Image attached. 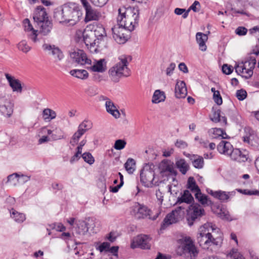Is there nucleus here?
I'll use <instances>...</instances> for the list:
<instances>
[{"label":"nucleus","instance_id":"13d9d810","mask_svg":"<svg viewBox=\"0 0 259 259\" xmlns=\"http://www.w3.org/2000/svg\"><path fill=\"white\" fill-rule=\"evenodd\" d=\"M230 254L233 259H245L237 249H233Z\"/></svg>","mask_w":259,"mask_h":259},{"label":"nucleus","instance_id":"58836bf2","mask_svg":"<svg viewBox=\"0 0 259 259\" xmlns=\"http://www.w3.org/2000/svg\"><path fill=\"white\" fill-rule=\"evenodd\" d=\"M76 233L79 235H84L88 232L87 222L83 221H78L76 222Z\"/></svg>","mask_w":259,"mask_h":259},{"label":"nucleus","instance_id":"a18cd8bd","mask_svg":"<svg viewBox=\"0 0 259 259\" xmlns=\"http://www.w3.org/2000/svg\"><path fill=\"white\" fill-rule=\"evenodd\" d=\"M140 181L142 185L147 188L158 186L160 183L157 179H152L151 181L149 179H140Z\"/></svg>","mask_w":259,"mask_h":259},{"label":"nucleus","instance_id":"774afa93","mask_svg":"<svg viewBox=\"0 0 259 259\" xmlns=\"http://www.w3.org/2000/svg\"><path fill=\"white\" fill-rule=\"evenodd\" d=\"M91 2L95 6L98 7H102L104 6L108 0H90Z\"/></svg>","mask_w":259,"mask_h":259},{"label":"nucleus","instance_id":"864d4df0","mask_svg":"<svg viewBox=\"0 0 259 259\" xmlns=\"http://www.w3.org/2000/svg\"><path fill=\"white\" fill-rule=\"evenodd\" d=\"M126 144V143L124 140L121 139L117 140L115 142L114 148L116 150H120L125 147Z\"/></svg>","mask_w":259,"mask_h":259},{"label":"nucleus","instance_id":"e2e57ef3","mask_svg":"<svg viewBox=\"0 0 259 259\" xmlns=\"http://www.w3.org/2000/svg\"><path fill=\"white\" fill-rule=\"evenodd\" d=\"M247 32V29L246 28L244 27H237L235 30V33L239 35V36H242L246 34Z\"/></svg>","mask_w":259,"mask_h":259},{"label":"nucleus","instance_id":"72a5a7b5","mask_svg":"<svg viewBox=\"0 0 259 259\" xmlns=\"http://www.w3.org/2000/svg\"><path fill=\"white\" fill-rule=\"evenodd\" d=\"M9 211L11 218L15 222L21 223L25 220L26 217L24 213L19 212L13 208L10 209Z\"/></svg>","mask_w":259,"mask_h":259},{"label":"nucleus","instance_id":"dca6fc26","mask_svg":"<svg viewBox=\"0 0 259 259\" xmlns=\"http://www.w3.org/2000/svg\"><path fill=\"white\" fill-rule=\"evenodd\" d=\"M229 156L232 160L239 162H245L248 158V152L245 150L232 149Z\"/></svg>","mask_w":259,"mask_h":259},{"label":"nucleus","instance_id":"4be33fe9","mask_svg":"<svg viewBox=\"0 0 259 259\" xmlns=\"http://www.w3.org/2000/svg\"><path fill=\"white\" fill-rule=\"evenodd\" d=\"M187 94L186 84L183 81H179L177 82L175 87V96L177 98H183Z\"/></svg>","mask_w":259,"mask_h":259},{"label":"nucleus","instance_id":"37998d69","mask_svg":"<svg viewBox=\"0 0 259 259\" xmlns=\"http://www.w3.org/2000/svg\"><path fill=\"white\" fill-rule=\"evenodd\" d=\"M218 216L222 220L228 221H231L235 220V219L232 218L229 212L225 208H221L219 210V212H218Z\"/></svg>","mask_w":259,"mask_h":259},{"label":"nucleus","instance_id":"680f3d73","mask_svg":"<svg viewBox=\"0 0 259 259\" xmlns=\"http://www.w3.org/2000/svg\"><path fill=\"white\" fill-rule=\"evenodd\" d=\"M44 130H47L48 135H52V138L54 140H60L65 138L63 135L61 134L59 136H57L56 134H53V131L51 130H47L45 128H44Z\"/></svg>","mask_w":259,"mask_h":259},{"label":"nucleus","instance_id":"423d86ee","mask_svg":"<svg viewBox=\"0 0 259 259\" xmlns=\"http://www.w3.org/2000/svg\"><path fill=\"white\" fill-rule=\"evenodd\" d=\"M151 213V210L146 206L139 203H136L131 208V213L136 219H143L148 217L149 219L155 220L157 217L152 218Z\"/></svg>","mask_w":259,"mask_h":259},{"label":"nucleus","instance_id":"5fc2aeb1","mask_svg":"<svg viewBox=\"0 0 259 259\" xmlns=\"http://www.w3.org/2000/svg\"><path fill=\"white\" fill-rule=\"evenodd\" d=\"M236 96L239 100L242 101L246 98L247 93L245 90L241 89L237 91Z\"/></svg>","mask_w":259,"mask_h":259},{"label":"nucleus","instance_id":"a19ab883","mask_svg":"<svg viewBox=\"0 0 259 259\" xmlns=\"http://www.w3.org/2000/svg\"><path fill=\"white\" fill-rule=\"evenodd\" d=\"M123 179H114L113 183L109 187V190L113 193H116L123 184Z\"/></svg>","mask_w":259,"mask_h":259},{"label":"nucleus","instance_id":"3c124183","mask_svg":"<svg viewBox=\"0 0 259 259\" xmlns=\"http://www.w3.org/2000/svg\"><path fill=\"white\" fill-rule=\"evenodd\" d=\"M92 127V123L89 120H84L78 126V128L84 131V133Z\"/></svg>","mask_w":259,"mask_h":259},{"label":"nucleus","instance_id":"7c9ffc66","mask_svg":"<svg viewBox=\"0 0 259 259\" xmlns=\"http://www.w3.org/2000/svg\"><path fill=\"white\" fill-rule=\"evenodd\" d=\"M175 164L179 171L183 175H186L190 169L189 164L183 158L177 159Z\"/></svg>","mask_w":259,"mask_h":259},{"label":"nucleus","instance_id":"f03ea898","mask_svg":"<svg viewBox=\"0 0 259 259\" xmlns=\"http://www.w3.org/2000/svg\"><path fill=\"white\" fill-rule=\"evenodd\" d=\"M118 11L117 22L118 25L124 27L130 31L134 30L139 22V10L135 8H122Z\"/></svg>","mask_w":259,"mask_h":259},{"label":"nucleus","instance_id":"a211bd4d","mask_svg":"<svg viewBox=\"0 0 259 259\" xmlns=\"http://www.w3.org/2000/svg\"><path fill=\"white\" fill-rule=\"evenodd\" d=\"M256 63V59L254 57L250 56L247 60L242 63L244 69H245V75L244 77L246 79L249 78L253 74V70Z\"/></svg>","mask_w":259,"mask_h":259},{"label":"nucleus","instance_id":"a878e982","mask_svg":"<svg viewBox=\"0 0 259 259\" xmlns=\"http://www.w3.org/2000/svg\"><path fill=\"white\" fill-rule=\"evenodd\" d=\"M6 77L9 81L10 87L12 88L13 91L14 92L21 93L22 85L20 80L9 75L8 74H6Z\"/></svg>","mask_w":259,"mask_h":259},{"label":"nucleus","instance_id":"8fccbe9b","mask_svg":"<svg viewBox=\"0 0 259 259\" xmlns=\"http://www.w3.org/2000/svg\"><path fill=\"white\" fill-rule=\"evenodd\" d=\"M188 188L195 193L200 191L199 188L196 185L194 179H188Z\"/></svg>","mask_w":259,"mask_h":259},{"label":"nucleus","instance_id":"bb28decb","mask_svg":"<svg viewBox=\"0 0 259 259\" xmlns=\"http://www.w3.org/2000/svg\"><path fill=\"white\" fill-rule=\"evenodd\" d=\"M86 222L88 231L90 230L93 233H96L99 230L100 223L96 219L89 218L87 219Z\"/></svg>","mask_w":259,"mask_h":259},{"label":"nucleus","instance_id":"7ed1b4c3","mask_svg":"<svg viewBox=\"0 0 259 259\" xmlns=\"http://www.w3.org/2000/svg\"><path fill=\"white\" fill-rule=\"evenodd\" d=\"M130 56L122 55L119 57V61L110 68L108 74L111 80L114 82H118L123 77L130 75V70L127 67L128 60H131Z\"/></svg>","mask_w":259,"mask_h":259},{"label":"nucleus","instance_id":"6e6552de","mask_svg":"<svg viewBox=\"0 0 259 259\" xmlns=\"http://www.w3.org/2000/svg\"><path fill=\"white\" fill-rule=\"evenodd\" d=\"M93 32V35L96 38L94 40V45H97L101 49L107 48V38L105 28L102 26H97Z\"/></svg>","mask_w":259,"mask_h":259},{"label":"nucleus","instance_id":"e433bc0d","mask_svg":"<svg viewBox=\"0 0 259 259\" xmlns=\"http://www.w3.org/2000/svg\"><path fill=\"white\" fill-rule=\"evenodd\" d=\"M221 113V111L220 109L214 110L211 119L214 122H221L226 125L227 124V118L225 116H222Z\"/></svg>","mask_w":259,"mask_h":259},{"label":"nucleus","instance_id":"f8f14e48","mask_svg":"<svg viewBox=\"0 0 259 259\" xmlns=\"http://www.w3.org/2000/svg\"><path fill=\"white\" fill-rule=\"evenodd\" d=\"M127 29L117 24L112 28V35L114 40L118 44H123L127 40V35L125 34Z\"/></svg>","mask_w":259,"mask_h":259},{"label":"nucleus","instance_id":"9b49d317","mask_svg":"<svg viewBox=\"0 0 259 259\" xmlns=\"http://www.w3.org/2000/svg\"><path fill=\"white\" fill-rule=\"evenodd\" d=\"M150 241L151 238L148 235L142 234L138 235L135 238L131 243V247L132 248L139 247L143 249H150L151 245L149 242Z\"/></svg>","mask_w":259,"mask_h":259},{"label":"nucleus","instance_id":"393cba45","mask_svg":"<svg viewBox=\"0 0 259 259\" xmlns=\"http://www.w3.org/2000/svg\"><path fill=\"white\" fill-rule=\"evenodd\" d=\"M186 156L191 160L193 166L198 169L203 168L204 164L203 158L198 155H191L188 154Z\"/></svg>","mask_w":259,"mask_h":259},{"label":"nucleus","instance_id":"052dcab7","mask_svg":"<svg viewBox=\"0 0 259 259\" xmlns=\"http://www.w3.org/2000/svg\"><path fill=\"white\" fill-rule=\"evenodd\" d=\"M222 69L223 72L226 74H231L233 70L232 66L228 65V64H224L222 66Z\"/></svg>","mask_w":259,"mask_h":259},{"label":"nucleus","instance_id":"338daca9","mask_svg":"<svg viewBox=\"0 0 259 259\" xmlns=\"http://www.w3.org/2000/svg\"><path fill=\"white\" fill-rule=\"evenodd\" d=\"M176 68V64L175 63H171L169 66L166 69V74L168 76H170Z\"/></svg>","mask_w":259,"mask_h":259},{"label":"nucleus","instance_id":"cd10ccee","mask_svg":"<svg viewBox=\"0 0 259 259\" xmlns=\"http://www.w3.org/2000/svg\"><path fill=\"white\" fill-rule=\"evenodd\" d=\"M105 107L108 113L111 114L114 118L120 117V114L114 104L110 100H108L105 103Z\"/></svg>","mask_w":259,"mask_h":259},{"label":"nucleus","instance_id":"39448f33","mask_svg":"<svg viewBox=\"0 0 259 259\" xmlns=\"http://www.w3.org/2000/svg\"><path fill=\"white\" fill-rule=\"evenodd\" d=\"M158 170L160 177L175 178L178 172L174 162L167 159H163L158 165Z\"/></svg>","mask_w":259,"mask_h":259},{"label":"nucleus","instance_id":"1a4fd4ad","mask_svg":"<svg viewBox=\"0 0 259 259\" xmlns=\"http://www.w3.org/2000/svg\"><path fill=\"white\" fill-rule=\"evenodd\" d=\"M71 58L73 61L80 65H91L92 62L89 59L83 50L76 49L70 53Z\"/></svg>","mask_w":259,"mask_h":259},{"label":"nucleus","instance_id":"c756f323","mask_svg":"<svg viewBox=\"0 0 259 259\" xmlns=\"http://www.w3.org/2000/svg\"><path fill=\"white\" fill-rule=\"evenodd\" d=\"M209 135L212 139H223L227 138L228 136L224 131L220 128H212L208 131Z\"/></svg>","mask_w":259,"mask_h":259},{"label":"nucleus","instance_id":"603ef678","mask_svg":"<svg viewBox=\"0 0 259 259\" xmlns=\"http://www.w3.org/2000/svg\"><path fill=\"white\" fill-rule=\"evenodd\" d=\"M82 158L88 163L90 164H93L94 161V158L92 156V155L89 152H85L81 155Z\"/></svg>","mask_w":259,"mask_h":259},{"label":"nucleus","instance_id":"6e6d98bb","mask_svg":"<svg viewBox=\"0 0 259 259\" xmlns=\"http://www.w3.org/2000/svg\"><path fill=\"white\" fill-rule=\"evenodd\" d=\"M110 244L109 243L107 242H104L101 243L98 247H97V249L99 250L101 252L105 251H108Z\"/></svg>","mask_w":259,"mask_h":259},{"label":"nucleus","instance_id":"aec40b11","mask_svg":"<svg viewBox=\"0 0 259 259\" xmlns=\"http://www.w3.org/2000/svg\"><path fill=\"white\" fill-rule=\"evenodd\" d=\"M91 65L89 68L93 72L103 73L107 69L106 61L105 59L94 60L93 65Z\"/></svg>","mask_w":259,"mask_h":259},{"label":"nucleus","instance_id":"20e7f679","mask_svg":"<svg viewBox=\"0 0 259 259\" xmlns=\"http://www.w3.org/2000/svg\"><path fill=\"white\" fill-rule=\"evenodd\" d=\"M61 15L60 23H69L70 25H75L79 20L81 13L77 5L75 3H69L64 5L61 12L55 14V17Z\"/></svg>","mask_w":259,"mask_h":259},{"label":"nucleus","instance_id":"9d476101","mask_svg":"<svg viewBox=\"0 0 259 259\" xmlns=\"http://www.w3.org/2000/svg\"><path fill=\"white\" fill-rule=\"evenodd\" d=\"M14 104L5 97L0 98V116L10 117L13 113Z\"/></svg>","mask_w":259,"mask_h":259},{"label":"nucleus","instance_id":"bf43d9fd","mask_svg":"<svg viewBox=\"0 0 259 259\" xmlns=\"http://www.w3.org/2000/svg\"><path fill=\"white\" fill-rule=\"evenodd\" d=\"M237 191L244 194L248 195H259V191L258 190H249L247 189L242 190L237 189Z\"/></svg>","mask_w":259,"mask_h":259},{"label":"nucleus","instance_id":"0eeeda50","mask_svg":"<svg viewBox=\"0 0 259 259\" xmlns=\"http://www.w3.org/2000/svg\"><path fill=\"white\" fill-rule=\"evenodd\" d=\"M205 214L202 207L198 203L190 206L187 215V221L189 226L193 225L196 221H199Z\"/></svg>","mask_w":259,"mask_h":259},{"label":"nucleus","instance_id":"ea45409f","mask_svg":"<svg viewBox=\"0 0 259 259\" xmlns=\"http://www.w3.org/2000/svg\"><path fill=\"white\" fill-rule=\"evenodd\" d=\"M42 117L45 120L50 121L56 118V113L50 108H46L43 110Z\"/></svg>","mask_w":259,"mask_h":259},{"label":"nucleus","instance_id":"69168bd1","mask_svg":"<svg viewBox=\"0 0 259 259\" xmlns=\"http://www.w3.org/2000/svg\"><path fill=\"white\" fill-rule=\"evenodd\" d=\"M235 70H236V72L238 74H242V76L243 77H244V75H245V69H244L243 65L242 63L241 64H240V65H237L235 67Z\"/></svg>","mask_w":259,"mask_h":259},{"label":"nucleus","instance_id":"473e14b6","mask_svg":"<svg viewBox=\"0 0 259 259\" xmlns=\"http://www.w3.org/2000/svg\"><path fill=\"white\" fill-rule=\"evenodd\" d=\"M196 38L197 43L199 44V49L202 51H206L207 47L205 41L208 39L207 35L201 32H197L196 35Z\"/></svg>","mask_w":259,"mask_h":259},{"label":"nucleus","instance_id":"79ce46f5","mask_svg":"<svg viewBox=\"0 0 259 259\" xmlns=\"http://www.w3.org/2000/svg\"><path fill=\"white\" fill-rule=\"evenodd\" d=\"M165 98L164 93L160 90H156L153 95L152 101L154 103H159Z\"/></svg>","mask_w":259,"mask_h":259},{"label":"nucleus","instance_id":"4d7b16f0","mask_svg":"<svg viewBox=\"0 0 259 259\" xmlns=\"http://www.w3.org/2000/svg\"><path fill=\"white\" fill-rule=\"evenodd\" d=\"M213 99L214 102L218 105H221L223 103L222 98L220 92H214L213 94Z\"/></svg>","mask_w":259,"mask_h":259},{"label":"nucleus","instance_id":"c03bdc74","mask_svg":"<svg viewBox=\"0 0 259 259\" xmlns=\"http://www.w3.org/2000/svg\"><path fill=\"white\" fill-rule=\"evenodd\" d=\"M93 36V31L87 32L84 30L82 33V36L83 41L86 45V46L90 45L91 46H93L94 45V41H93V39L91 38V36Z\"/></svg>","mask_w":259,"mask_h":259},{"label":"nucleus","instance_id":"de8ad7c7","mask_svg":"<svg viewBox=\"0 0 259 259\" xmlns=\"http://www.w3.org/2000/svg\"><path fill=\"white\" fill-rule=\"evenodd\" d=\"M200 7V4L199 2L198 1H195L190 6V7L187 10V11H186V12L183 14L182 17L184 19L187 18L191 10H192L194 12H198L199 11Z\"/></svg>","mask_w":259,"mask_h":259},{"label":"nucleus","instance_id":"4468645a","mask_svg":"<svg viewBox=\"0 0 259 259\" xmlns=\"http://www.w3.org/2000/svg\"><path fill=\"white\" fill-rule=\"evenodd\" d=\"M43 49L47 51L49 55H52L55 60V61H61L64 57L62 51L58 47L54 45H51L48 44H45L42 46Z\"/></svg>","mask_w":259,"mask_h":259},{"label":"nucleus","instance_id":"2eb2a0df","mask_svg":"<svg viewBox=\"0 0 259 259\" xmlns=\"http://www.w3.org/2000/svg\"><path fill=\"white\" fill-rule=\"evenodd\" d=\"M140 178H155V165L152 162L144 164L140 171Z\"/></svg>","mask_w":259,"mask_h":259},{"label":"nucleus","instance_id":"5701e85b","mask_svg":"<svg viewBox=\"0 0 259 259\" xmlns=\"http://www.w3.org/2000/svg\"><path fill=\"white\" fill-rule=\"evenodd\" d=\"M23 24L25 30L30 32V34H28V37L33 42H36L37 40V31L34 29L28 19H24L23 21Z\"/></svg>","mask_w":259,"mask_h":259},{"label":"nucleus","instance_id":"2f4dec72","mask_svg":"<svg viewBox=\"0 0 259 259\" xmlns=\"http://www.w3.org/2000/svg\"><path fill=\"white\" fill-rule=\"evenodd\" d=\"M39 27V32L46 35L51 32L52 28V23L49 20H46L37 24Z\"/></svg>","mask_w":259,"mask_h":259},{"label":"nucleus","instance_id":"f704fd0d","mask_svg":"<svg viewBox=\"0 0 259 259\" xmlns=\"http://www.w3.org/2000/svg\"><path fill=\"white\" fill-rule=\"evenodd\" d=\"M193 200V197L190 192L188 190H185L182 196L178 198L177 203L180 204L185 202L190 204Z\"/></svg>","mask_w":259,"mask_h":259},{"label":"nucleus","instance_id":"49530a36","mask_svg":"<svg viewBox=\"0 0 259 259\" xmlns=\"http://www.w3.org/2000/svg\"><path fill=\"white\" fill-rule=\"evenodd\" d=\"M136 163L132 158H128L124 164V167L129 174H133L135 170Z\"/></svg>","mask_w":259,"mask_h":259},{"label":"nucleus","instance_id":"4c0bfd02","mask_svg":"<svg viewBox=\"0 0 259 259\" xmlns=\"http://www.w3.org/2000/svg\"><path fill=\"white\" fill-rule=\"evenodd\" d=\"M195 196L196 199L202 205H209L211 204V201L208 199V196L202 194L201 191L195 193Z\"/></svg>","mask_w":259,"mask_h":259},{"label":"nucleus","instance_id":"c9c22d12","mask_svg":"<svg viewBox=\"0 0 259 259\" xmlns=\"http://www.w3.org/2000/svg\"><path fill=\"white\" fill-rule=\"evenodd\" d=\"M70 74L73 76L81 79H85L89 76L88 71L83 69H73L70 71Z\"/></svg>","mask_w":259,"mask_h":259},{"label":"nucleus","instance_id":"c85d7f7f","mask_svg":"<svg viewBox=\"0 0 259 259\" xmlns=\"http://www.w3.org/2000/svg\"><path fill=\"white\" fill-rule=\"evenodd\" d=\"M101 17V14L95 9L91 7L85 11V21L89 22L93 20H98Z\"/></svg>","mask_w":259,"mask_h":259},{"label":"nucleus","instance_id":"412c9836","mask_svg":"<svg viewBox=\"0 0 259 259\" xmlns=\"http://www.w3.org/2000/svg\"><path fill=\"white\" fill-rule=\"evenodd\" d=\"M207 192L214 198L220 200L221 202H226L229 199V195L232 192H226L221 190L213 191L210 189L206 190Z\"/></svg>","mask_w":259,"mask_h":259},{"label":"nucleus","instance_id":"6ab92c4d","mask_svg":"<svg viewBox=\"0 0 259 259\" xmlns=\"http://www.w3.org/2000/svg\"><path fill=\"white\" fill-rule=\"evenodd\" d=\"M34 21L37 24L49 20L46 9L42 6H38L35 10L33 16Z\"/></svg>","mask_w":259,"mask_h":259},{"label":"nucleus","instance_id":"09e8293b","mask_svg":"<svg viewBox=\"0 0 259 259\" xmlns=\"http://www.w3.org/2000/svg\"><path fill=\"white\" fill-rule=\"evenodd\" d=\"M17 47L20 51H21L25 53H27L31 49V47L28 45L27 42L25 40L21 41L18 44Z\"/></svg>","mask_w":259,"mask_h":259},{"label":"nucleus","instance_id":"ddd939ff","mask_svg":"<svg viewBox=\"0 0 259 259\" xmlns=\"http://www.w3.org/2000/svg\"><path fill=\"white\" fill-rule=\"evenodd\" d=\"M182 246L183 253L189 259H195L198 254V251L193 242L188 239Z\"/></svg>","mask_w":259,"mask_h":259},{"label":"nucleus","instance_id":"0e129e2a","mask_svg":"<svg viewBox=\"0 0 259 259\" xmlns=\"http://www.w3.org/2000/svg\"><path fill=\"white\" fill-rule=\"evenodd\" d=\"M84 134V131L78 128L77 131L73 134L72 138L74 140L79 141L80 137Z\"/></svg>","mask_w":259,"mask_h":259},{"label":"nucleus","instance_id":"f3484780","mask_svg":"<svg viewBox=\"0 0 259 259\" xmlns=\"http://www.w3.org/2000/svg\"><path fill=\"white\" fill-rule=\"evenodd\" d=\"M182 208L179 206L167 214L163 220V225H169L178 222L180 218Z\"/></svg>","mask_w":259,"mask_h":259},{"label":"nucleus","instance_id":"b1692460","mask_svg":"<svg viewBox=\"0 0 259 259\" xmlns=\"http://www.w3.org/2000/svg\"><path fill=\"white\" fill-rule=\"evenodd\" d=\"M233 148L230 142L224 140H221L217 146L219 153L227 155H229Z\"/></svg>","mask_w":259,"mask_h":259},{"label":"nucleus","instance_id":"f257e3e1","mask_svg":"<svg viewBox=\"0 0 259 259\" xmlns=\"http://www.w3.org/2000/svg\"><path fill=\"white\" fill-rule=\"evenodd\" d=\"M212 233H209L205 225L200 227L197 240L199 245L205 248L212 245L220 246L223 242V234L219 229H212Z\"/></svg>","mask_w":259,"mask_h":259}]
</instances>
